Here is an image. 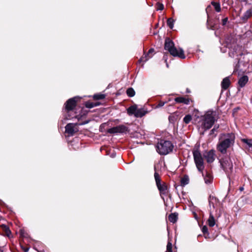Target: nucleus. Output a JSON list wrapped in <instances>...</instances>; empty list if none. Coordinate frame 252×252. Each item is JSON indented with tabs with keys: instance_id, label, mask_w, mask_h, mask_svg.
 Wrapping results in <instances>:
<instances>
[{
	"instance_id": "f257e3e1",
	"label": "nucleus",
	"mask_w": 252,
	"mask_h": 252,
	"mask_svg": "<svg viewBox=\"0 0 252 252\" xmlns=\"http://www.w3.org/2000/svg\"><path fill=\"white\" fill-rule=\"evenodd\" d=\"M235 136L234 133L221 134L219 138L217 149L222 154H225L228 148L233 145Z\"/></svg>"
},
{
	"instance_id": "f03ea898",
	"label": "nucleus",
	"mask_w": 252,
	"mask_h": 252,
	"mask_svg": "<svg viewBox=\"0 0 252 252\" xmlns=\"http://www.w3.org/2000/svg\"><path fill=\"white\" fill-rule=\"evenodd\" d=\"M164 49L173 56L178 57L181 59L186 58L183 50L181 48L177 49L174 46V42L169 39L165 40Z\"/></svg>"
},
{
	"instance_id": "7ed1b4c3",
	"label": "nucleus",
	"mask_w": 252,
	"mask_h": 252,
	"mask_svg": "<svg viewBox=\"0 0 252 252\" xmlns=\"http://www.w3.org/2000/svg\"><path fill=\"white\" fill-rule=\"evenodd\" d=\"M215 122V114L212 111H208L204 116L201 117L200 123L201 127L204 130L210 129Z\"/></svg>"
},
{
	"instance_id": "20e7f679",
	"label": "nucleus",
	"mask_w": 252,
	"mask_h": 252,
	"mask_svg": "<svg viewBox=\"0 0 252 252\" xmlns=\"http://www.w3.org/2000/svg\"><path fill=\"white\" fill-rule=\"evenodd\" d=\"M156 148L160 155H165L172 151L173 146L169 141L161 140L158 143Z\"/></svg>"
},
{
	"instance_id": "39448f33",
	"label": "nucleus",
	"mask_w": 252,
	"mask_h": 252,
	"mask_svg": "<svg viewBox=\"0 0 252 252\" xmlns=\"http://www.w3.org/2000/svg\"><path fill=\"white\" fill-rule=\"evenodd\" d=\"M222 168L224 170L228 177H229L233 170V164L229 157H224L220 160Z\"/></svg>"
},
{
	"instance_id": "423d86ee",
	"label": "nucleus",
	"mask_w": 252,
	"mask_h": 252,
	"mask_svg": "<svg viewBox=\"0 0 252 252\" xmlns=\"http://www.w3.org/2000/svg\"><path fill=\"white\" fill-rule=\"evenodd\" d=\"M193 156L196 166L199 171L202 173L204 169V160L198 150L193 151Z\"/></svg>"
},
{
	"instance_id": "0eeeda50",
	"label": "nucleus",
	"mask_w": 252,
	"mask_h": 252,
	"mask_svg": "<svg viewBox=\"0 0 252 252\" xmlns=\"http://www.w3.org/2000/svg\"><path fill=\"white\" fill-rule=\"evenodd\" d=\"M244 51V49L242 46L235 44L233 47H230L229 56L232 58L238 57L239 56L243 55ZM237 59L238 60V64H239L240 59L237 58Z\"/></svg>"
},
{
	"instance_id": "6e6552de",
	"label": "nucleus",
	"mask_w": 252,
	"mask_h": 252,
	"mask_svg": "<svg viewBox=\"0 0 252 252\" xmlns=\"http://www.w3.org/2000/svg\"><path fill=\"white\" fill-rule=\"evenodd\" d=\"M127 112L129 115H133L136 118H141L146 113L143 108L138 109L136 105H133L128 107Z\"/></svg>"
},
{
	"instance_id": "1a4fd4ad",
	"label": "nucleus",
	"mask_w": 252,
	"mask_h": 252,
	"mask_svg": "<svg viewBox=\"0 0 252 252\" xmlns=\"http://www.w3.org/2000/svg\"><path fill=\"white\" fill-rule=\"evenodd\" d=\"M127 131V127L124 125H119L107 130L109 133H124Z\"/></svg>"
},
{
	"instance_id": "9d476101",
	"label": "nucleus",
	"mask_w": 252,
	"mask_h": 252,
	"mask_svg": "<svg viewBox=\"0 0 252 252\" xmlns=\"http://www.w3.org/2000/svg\"><path fill=\"white\" fill-rule=\"evenodd\" d=\"M77 124H68L65 126V132L69 135L72 136L75 133L78 131V129L76 126Z\"/></svg>"
},
{
	"instance_id": "9b49d317",
	"label": "nucleus",
	"mask_w": 252,
	"mask_h": 252,
	"mask_svg": "<svg viewBox=\"0 0 252 252\" xmlns=\"http://www.w3.org/2000/svg\"><path fill=\"white\" fill-rule=\"evenodd\" d=\"M76 97H73L68 99L65 104V109L67 111L73 110L76 106Z\"/></svg>"
},
{
	"instance_id": "f8f14e48",
	"label": "nucleus",
	"mask_w": 252,
	"mask_h": 252,
	"mask_svg": "<svg viewBox=\"0 0 252 252\" xmlns=\"http://www.w3.org/2000/svg\"><path fill=\"white\" fill-rule=\"evenodd\" d=\"M215 154L214 150H210L204 155V158L206 159L208 163H212L215 160Z\"/></svg>"
},
{
	"instance_id": "ddd939ff",
	"label": "nucleus",
	"mask_w": 252,
	"mask_h": 252,
	"mask_svg": "<svg viewBox=\"0 0 252 252\" xmlns=\"http://www.w3.org/2000/svg\"><path fill=\"white\" fill-rule=\"evenodd\" d=\"M160 193L163 195H166L167 194V187L165 183H160L157 185Z\"/></svg>"
},
{
	"instance_id": "4468645a",
	"label": "nucleus",
	"mask_w": 252,
	"mask_h": 252,
	"mask_svg": "<svg viewBox=\"0 0 252 252\" xmlns=\"http://www.w3.org/2000/svg\"><path fill=\"white\" fill-rule=\"evenodd\" d=\"M230 83L229 77H226L222 80L221 83V87L223 90H227L230 86Z\"/></svg>"
},
{
	"instance_id": "2eb2a0df",
	"label": "nucleus",
	"mask_w": 252,
	"mask_h": 252,
	"mask_svg": "<svg viewBox=\"0 0 252 252\" xmlns=\"http://www.w3.org/2000/svg\"><path fill=\"white\" fill-rule=\"evenodd\" d=\"M202 173V175L204 176V180L205 183L206 184H210L212 183L213 181V177L212 175L207 172H206L205 175L203 174V172Z\"/></svg>"
},
{
	"instance_id": "dca6fc26",
	"label": "nucleus",
	"mask_w": 252,
	"mask_h": 252,
	"mask_svg": "<svg viewBox=\"0 0 252 252\" xmlns=\"http://www.w3.org/2000/svg\"><path fill=\"white\" fill-rule=\"evenodd\" d=\"M175 101L177 103H182L185 104H189V99L188 98L184 97H178L175 98Z\"/></svg>"
},
{
	"instance_id": "f3484780",
	"label": "nucleus",
	"mask_w": 252,
	"mask_h": 252,
	"mask_svg": "<svg viewBox=\"0 0 252 252\" xmlns=\"http://www.w3.org/2000/svg\"><path fill=\"white\" fill-rule=\"evenodd\" d=\"M248 81V77L247 76H243L241 77L239 81H238V84L241 87H243L245 86V85L247 84V83Z\"/></svg>"
},
{
	"instance_id": "a211bd4d",
	"label": "nucleus",
	"mask_w": 252,
	"mask_h": 252,
	"mask_svg": "<svg viewBox=\"0 0 252 252\" xmlns=\"http://www.w3.org/2000/svg\"><path fill=\"white\" fill-rule=\"evenodd\" d=\"M154 52V49H151L149 50L148 53L147 54L145 55L144 56H142L140 59L139 60V62H143L145 63L146 61H147L150 58L152 57V56H150V54Z\"/></svg>"
},
{
	"instance_id": "6ab92c4d",
	"label": "nucleus",
	"mask_w": 252,
	"mask_h": 252,
	"mask_svg": "<svg viewBox=\"0 0 252 252\" xmlns=\"http://www.w3.org/2000/svg\"><path fill=\"white\" fill-rule=\"evenodd\" d=\"M209 203L210 206H212L214 208L215 205H216L218 203V199L215 197L210 195L209 198Z\"/></svg>"
},
{
	"instance_id": "aec40b11",
	"label": "nucleus",
	"mask_w": 252,
	"mask_h": 252,
	"mask_svg": "<svg viewBox=\"0 0 252 252\" xmlns=\"http://www.w3.org/2000/svg\"><path fill=\"white\" fill-rule=\"evenodd\" d=\"M242 141L247 144V148L252 152V139H243Z\"/></svg>"
},
{
	"instance_id": "412c9836",
	"label": "nucleus",
	"mask_w": 252,
	"mask_h": 252,
	"mask_svg": "<svg viewBox=\"0 0 252 252\" xmlns=\"http://www.w3.org/2000/svg\"><path fill=\"white\" fill-rule=\"evenodd\" d=\"M215 223H216V221H215V218H214L213 215H212V213L210 212L209 218L208 220V224L209 226L213 227L215 225Z\"/></svg>"
},
{
	"instance_id": "4be33fe9",
	"label": "nucleus",
	"mask_w": 252,
	"mask_h": 252,
	"mask_svg": "<svg viewBox=\"0 0 252 252\" xmlns=\"http://www.w3.org/2000/svg\"><path fill=\"white\" fill-rule=\"evenodd\" d=\"M0 227L4 232L5 235L8 237H10L11 232L9 227L5 224L0 225Z\"/></svg>"
},
{
	"instance_id": "5701e85b",
	"label": "nucleus",
	"mask_w": 252,
	"mask_h": 252,
	"mask_svg": "<svg viewBox=\"0 0 252 252\" xmlns=\"http://www.w3.org/2000/svg\"><path fill=\"white\" fill-rule=\"evenodd\" d=\"M177 219L178 214L176 213H172L168 216L169 220L172 223H175V222H176Z\"/></svg>"
},
{
	"instance_id": "b1692460",
	"label": "nucleus",
	"mask_w": 252,
	"mask_h": 252,
	"mask_svg": "<svg viewBox=\"0 0 252 252\" xmlns=\"http://www.w3.org/2000/svg\"><path fill=\"white\" fill-rule=\"evenodd\" d=\"M189 183V178L187 175H185L181 180V185L185 186Z\"/></svg>"
},
{
	"instance_id": "393cba45",
	"label": "nucleus",
	"mask_w": 252,
	"mask_h": 252,
	"mask_svg": "<svg viewBox=\"0 0 252 252\" xmlns=\"http://www.w3.org/2000/svg\"><path fill=\"white\" fill-rule=\"evenodd\" d=\"M211 4L214 6L215 10L217 12H219L220 11L221 8H220V3L217 2L212 1L211 2Z\"/></svg>"
},
{
	"instance_id": "a878e982",
	"label": "nucleus",
	"mask_w": 252,
	"mask_h": 252,
	"mask_svg": "<svg viewBox=\"0 0 252 252\" xmlns=\"http://www.w3.org/2000/svg\"><path fill=\"white\" fill-rule=\"evenodd\" d=\"M252 14V10L251 9L248 10L242 17L243 20H247Z\"/></svg>"
},
{
	"instance_id": "bb28decb",
	"label": "nucleus",
	"mask_w": 252,
	"mask_h": 252,
	"mask_svg": "<svg viewBox=\"0 0 252 252\" xmlns=\"http://www.w3.org/2000/svg\"><path fill=\"white\" fill-rule=\"evenodd\" d=\"M126 94L128 96L132 97L135 95V91L132 88H129L127 90Z\"/></svg>"
},
{
	"instance_id": "cd10ccee",
	"label": "nucleus",
	"mask_w": 252,
	"mask_h": 252,
	"mask_svg": "<svg viewBox=\"0 0 252 252\" xmlns=\"http://www.w3.org/2000/svg\"><path fill=\"white\" fill-rule=\"evenodd\" d=\"M154 177L156 182V185L161 183V180L159 174L157 172L154 174Z\"/></svg>"
},
{
	"instance_id": "c85d7f7f",
	"label": "nucleus",
	"mask_w": 252,
	"mask_h": 252,
	"mask_svg": "<svg viewBox=\"0 0 252 252\" xmlns=\"http://www.w3.org/2000/svg\"><path fill=\"white\" fill-rule=\"evenodd\" d=\"M192 117L190 115H187L184 118L183 121L186 124H189L191 120Z\"/></svg>"
},
{
	"instance_id": "c756f323",
	"label": "nucleus",
	"mask_w": 252,
	"mask_h": 252,
	"mask_svg": "<svg viewBox=\"0 0 252 252\" xmlns=\"http://www.w3.org/2000/svg\"><path fill=\"white\" fill-rule=\"evenodd\" d=\"M105 98V95L103 94H96L94 95V98L96 100L102 99Z\"/></svg>"
},
{
	"instance_id": "7c9ffc66",
	"label": "nucleus",
	"mask_w": 252,
	"mask_h": 252,
	"mask_svg": "<svg viewBox=\"0 0 252 252\" xmlns=\"http://www.w3.org/2000/svg\"><path fill=\"white\" fill-rule=\"evenodd\" d=\"M174 20L172 18H169L167 20V23L168 26L170 27V29H173V26H174Z\"/></svg>"
},
{
	"instance_id": "2f4dec72",
	"label": "nucleus",
	"mask_w": 252,
	"mask_h": 252,
	"mask_svg": "<svg viewBox=\"0 0 252 252\" xmlns=\"http://www.w3.org/2000/svg\"><path fill=\"white\" fill-rule=\"evenodd\" d=\"M172 243L169 241L167 245L166 252H172Z\"/></svg>"
},
{
	"instance_id": "473e14b6",
	"label": "nucleus",
	"mask_w": 252,
	"mask_h": 252,
	"mask_svg": "<svg viewBox=\"0 0 252 252\" xmlns=\"http://www.w3.org/2000/svg\"><path fill=\"white\" fill-rule=\"evenodd\" d=\"M85 106L87 108H91L94 107L95 106V105L93 102H87L86 103Z\"/></svg>"
},
{
	"instance_id": "72a5a7b5",
	"label": "nucleus",
	"mask_w": 252,
	"mask_h": 252,
	"mask_svg": "<svg viewBox=\"0 0 252 252\" xmlns=\"http://www.w3.org/2000/svg\"><path fill=\"white\" fill-rule=\"evenodd\" d=\"M164 6L162 3H157V9L158 10H161L163 9Z\"/></svg>"
},
{
	"instance_id": "f704fd0d",
	"label": "nucleus",
	"mask_w": 252,
	"mask_h": 252,
	"mask_svg": "<svg viewBox=\"0 0 252 252\" xmlns=\"http://www.w3.org/2000/svg\"><path fill=\"white\" fill-rule=\"evenodd\" d=\"M166 103V102L160 101L158 102V103L157 105V106H156V107L158 108V107H162Z\"/></svg>"
},
{
	"instance_id": "c9c22d12",
	"label": "nucleus",
	"mask_w": 252,
	"mask_h": 252,
	"mask_svg": "<svg viewBox=\"0 0 252 252\" xmlns=\"http://www.w3.org/2000/svg\"><path fill=\"white\" fill-rule=\"evenodd\" d=\"M227 21H228V18L227 17H225L224 18V19H222V25H225L226 23L227 22Z\"/></svg>"
},
{
	"instance_id": "e433bc0d",
	"label": "nucleus",
	"mask_w": 252,
	"mask_h": 252,
	"mask_svg": "<svg viewBox=\"0 0 252 252\" xmlns=\"http://www.w3.org/2000/svg\"><path fill=\"white\" fill-rule=\"evenodd\" d=\"M202 230L204 233H207L208 232L207 227L206 226H203Z\"/></svg>"
},
{
	"instance_id": "4c0bfd02",
	"label": "nucleus",
	"mask_w": 252,
	"mask_h": 252,
	"mask_svg": "<svg viewBox=\"0 0 252 252\" xmlns=\"http://www.w3.org/2000/svg\"><path fill=\"white\" fill-rule=\"evenodd\" d=\"M219 128V126H217L216 127V126H215L211 131V134H213L214 133V131H216L217 129Z\"/></svg>"
},
{
	"instance_id": "58836bf2",
	"label": "nucleus",
	"mask_w": 252,
	"mask_h": 252,
	"mask_svg": "<svg viewBox=\"0 0 252 252\" xmlns=\"http://www.w3.org/2000/svg\"><path fill=\"white\" fill-rule=\"evenodd\" d=\"M238 64H237L236 66L235 67L234 72H236L238 70Z\"/></svg>"
},
{
	"instance_id": "ea45409f",
	"label": "nucleus",
	"mask_w": 252,
	"mask_h": 252,
	"mask_svg": "<svg viewBox=\"0 0 252 252\" xmlns=\"http://www.w3.org/2000/svg\"><path fill=\"white\" fill-rule=\"evenodd\" d=\"M210 9H211V6H207V7L206 8V12L208 13Z\"/></svg>"
},
{
	"instance_id": "a19ab883",
	"label": "nucleus",
	"mask_w": 252,
	"mask_h": 252,
	"mask_svg": "<svg viewBox=\"0 0 252 252\" xmlns=\"http://www.w3.org/2000/svg\"><path fill=\"white\" fill-rule=\"evenodd\" d=\"M29 250V249L28 248H26V249H24V251L25 252H27Z\"/></svg>"
},
{
	"instance_id": "79ce46f5",
	"label": "nucleus",
	"mask_w": 252,
	"mask_h": 252,
	"mask_svg": "<svg viewBox=\"0 0 252 252\" xmlns=\"http://www.w3.org/2000/svg\"><path fill=\"white\" fill-rule=\"evenodd\" d=\"M243 188H240V190H243Z\"/></svg>"
},
{
	"instance_id": "37998d69",
	"label": "nucleus",
	"mask_w": 252,
	"mask_h": 252,
	"mask_svg": "<svg viewBox=\"0 0 252 252\" xmlns=\"http://www.w3.org/2000/svg\"><path fill=\"white\" fill-rule=\"evenodd\" d=\"M0 252H3V251H2L0 250Z\"/></svg>"
}]
</instances>
